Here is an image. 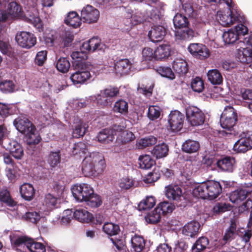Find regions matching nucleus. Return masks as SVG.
Returning a JSON list of instances; mask_svg holds the SVG:
<instances>
[{
  "label": "nucleus",
  "mask_w": 252,
  "mask_h": 252,
  "mask_svg": "<svg viewBox=\"0 0 252 252\" xmlns=\"http://www.w3.org/2000/svg\"><path fill=\"white\" fill-rule=\"evenodd\" d=\"M131 64L128 59H125L118 61L114 66L115 73L120 75L128 73L131 69Z\"/></svg>",
  "instance_id": "nucleus-22"
},
{
  "label": "nucleus",
  "mask_w": 252,
  "mask_h": 252,
  "mask_svg": "<svg viewBox=\"0 0 252 252\" xmlns=\"http://www.w3.org/2000/svg\"><path fill=\"white\" fill-rule=\"evenodd\" d=\"M156 204L155 199L153 196H148L138 204L139 210H145L152 208Z\"/></svg>",
  "instance_id": "nucleus-51"
},
{
  "label": "nucleus",
  "mask_w": 252,
  "mask_h": 252,
  "mask_svg": "<svg viewBox=\"0 0 252 252\" xmlns=\"http://www.w3.org/2000/svg\"><path fill=\"white\" fill-rule=\"evenodd\" d=\"M200 227V225L198 222L191 221L183 227L182 233L186 236L193 237L197 235Z\"/></svg>",
  "instance_id": "nucleus-21"
},
{
  "label": "nucleus",
  "mask_w": 252,
  "mask_h": 252,
  "mask_svg": "<svg viewBox=\"0 0 252 252\" xmlns=\"http://www.w3.org/2000/svg\"><path fill=\"white\" fill-rule=\"evenodd\" d=\"M168 147L165 143L155 146L151 151L152 154L157 158L165 157L168 152Z\"/></svg>",
  "instance_id": "nucleus-34"
},
{
  "label": "nucleus",
  "mask_w": 252,
  "mask_h": 252,
  "mask_svg": "<svg viewBox=\"0 0 252 252\" xmlns=\"http://www.w3.org/2000/svg\"><path fill=\"white\" fill-rule=\"evenodd\" d=\"M94 192L90 185L81 183L74 185L72 188L73 197L78 201L83 202Z\"/></svg>",
  "instance_id": "nucleus-5"
},
{
  "label": "nucleus",
  "mask_w": 252,
  "mask_h": 252,
  "mask_svg": "<svg viewBox=\"0 0 252 252\" xmlns=\"http://www.w3.org/2000/svg\"><path fill=\"white\" fill-rule=\"evenodd\" d=\"M14 244L16 246L24 245L31 252H45V246L41 243L34 242L27 237H21L16 239Z\"/></svg>",
  "instance_id": "nucleus-8"
},
{
  "label": "nucleus",
  "mask_w": 252,
  "mask_h": 252,
  "mask_svg": "<svg viewBox=\"0 0 252 252\" xmlns=\"http://www.w3.org/2000/svg\"><path fill=\"white\" fill-rule=\"evenodd\" d=\"M127 18H131L132 25H137L143 22L146 20V16L140 11H132L130 9L126 8V10Z\"/></svg>",
  "instance_id": "nucleus-27"
},
{
  "label": "nucleus",
  "mask_w": 252,
  "mask_h": 252,
  "mask_svg": "<svg viewBox=\"0 0 252 252\" xmlns=\"http://www.w3.org/2000/svg\"><path fill=\"white\" fill-rule=\"evenodd\" d=\"M133 180L127 177L120 179L118 182V186L122 190H126L133 186Z\"/></svg>",
  "instance_id": "nucleus-55"
},
{
  "label": "nucleus",
  "mask_w": 252,
  "mask_h": 252,
  "mask_svg": "<svg viewBox=\"0 0 252 252\" xmlns=\"http://www.w3.org/2000/svg\"><path fill=\"white\" fill-rule=\"evenodd\" d=\"M84 201L86 203V205L93 208L99 207L102 202L100 197L94 193V192Z\"/></svg>",
  "instance_id": "nucleus-44"
},
{
  "label": "nucleus",
  "mask_w": 252,
  "mask_h": 252,
  "mask_svg": "<svg viewBox=\"0 0 252 252\" xmlns=\"http://www.w3.org/2000/svg\"><path fill=\"white\" fill-rule=\"evenodd\" d=\"M207 77L208 80L214 85H220L223 81L220 72L217 69H213L208 71Z\"/></svg>",
  "instance_id": "nucleus-33"
},
{
  "label": "nucleus",
  "mask_w": 252,
  "mask_h": 252,
  "mask_svg": "<svg viewBox=\"0 0 252 252\" xmlns=\"http://www.w3.org/2000/svg\"><path fill=\"white\" fill-rule=\"evenodd\" d=\"M4 144V147L9 151L14 158L19 159L23 156V149L21 145L17 142L11 141L7 144L5 142Z\"/></svg>",
  "instance_id": "nucleus-18"
},
{
  "label": "nucleus",
  "mask_w": 252,
  "mask_h": 252,
  "mask_svg": "<svg viewBox=\"0 0 252 252\" xmlns=\"http://www.w3.org/2000/svg\"><path fill=\"white\" fill-rule=\"evenodd\" d=\"M186 115L188 121L193 126H199L203 124L205 115L197 107L191 106L186 109Z\"/></svg>",
  "instance_id": "nucleus-7"
},
{
  "label": "nucleus",
  "mask_w": 252,
  "mask_h": 252,
  "mask_svg": "<svg viewBox=\"0 0 252 252\" xmlns=\"http://www.w3.org/2000/svg\"><path fill=\"white\" fill-rule=\"evenodd\" d=\"M160 217V213L159 211L157 210V208H156L145 217V219L149 223H156L159 221Z\"/></svg>",
  "instance_id": "nucleus-56"
},
{
  "label": "nucleus",
  "mask_w": 252,
  "mask_h": 252,
  "mask_svg": "<svg viewBox=\"0 0 252 252\" xmlns=\"http://www.w3.org/2000/svg\"><path fill=\"white\" fill-rule=\"evenodd\" d=\"M15 40L18 45L23 48L29 49L36 43V37L29 32H18L15 36Z\"/></svg>",
  "instance_id": "nucleus-10"
},
{
  "label": "nucleus",
  "mask_w": 252,
  "mask_h": 252,
  "mask_svg": "<svg viewBox=\"0 0 252 252\" xmlns=\"http://www.w3.org/2000/svg\"><path fill=\"white\" fill-rule=\"evenodd\" d=\"M57 202V197L52 194L48 193L45 196L43 205L47 211H50L56 208Z\"/></svg>",
  "instance_id": "nucleus-43"
},
{
  "label": "nucleus",
  "mask_w": 252,
  "mask_h": 252,
  "mask_svg": "<svg viewBox=\"0 0 252 252\" xmlns=\"http://www.w3.org/2000/svg\"><path fill=\"white\" fill-rule=\"evenodd\" d=\"M6 11L10 19L12 20L21 15L22 10L17 2H11L8 5Z\"/></svg>",
  "instance_id": "nucleus-35"
},
{
  "label": "nucleus",
  "mask_w": 252,
  "mask_h": 252,
  "mask_svg": "<svg viewBox=\"0 0 252 252\" xmlns=\"http://www.w3.org/2000/svg\"><path fill=\"white\" fill-rule=\"evenodd\" d=\"M165 34V30L161 26H154L148 33V36L153 42H158L162 40Z\"/></svg>",
  "instance_id": "nucleus-23"
},
{
  "label": "nucleus",
  "mask_w": 252,
  "mask_h": 252,
  "mask_svg": "<svg viewBox=\"0 0 252 252\" xmlns=\"http://www.w3.org/2000/svg\"><path fill=\"white\" fill-rule=\"evenodd\" d=\"M207 183H203L195 186L192 190L193 195L202 199H208Z\"/></svg>",
  "instance_id": "nucleus-36"
},
{
  "label": "nucleus",
  "mask_w": 252,
  "mask_h": 252,
  "mask_svg": "<svg viewBox=\"0 0 252 252\" xmlns=\"http://www.w3.org/2000/svg\"><path fill=\"white\" fill-rule=\"evenodd\" d=\"M125 126L115 125L112 129H105L98 133V140L100 142L108 143L114 139V135H116L117 131H121L124 129Z\"/></svg>",
  "instance_id": "nucleus-12"
},
{
  "label": "nucleus",
  "mask_w": 252,
  "mask_h": 252,
  "mask_svg": "<svg viewBox=\"0 0 252 252\" xmlns=\"http://www.w3.org/2000/svg\"><path fill=\"white\" fill-rule=\"evenodd\" d=\"M172 68L175 72L180 75H185L188 71V63L182 58H176L173 61Z\"/></svg>",
  "instance_id": "nucleus-25"
},
{
  "label": "nucleus",
  "mask_w": 252,
  "mask_h": 252,
  "mask_svg": "<svg viewBox=\"0 0 252 252\" xmlns=\"http://www.w3.org/2000/svg\"><path fill=\"white\" fill-rule=\"evenodd\" d=\"M131 243L135 252H141L145 248V241L140 236L135 235L132 237L131 239Z\"/></svg>",
  "instance_id": "nucleus-37"
},
{
  "label": "nucleus",
  "mask_w": 252,
  "mask_h": 252,
  "mask_svg": "<svg viewBox=\"0 0 252 252\" xmlns=\"http://www.w3.org/2000/svg\"><path fill=\"white\" fill-rule=\"evenodd\" d=\"M208 199L212 200L216 198L221 193L222 189L219 182L210 181L207 182Z\"/></svg>",
  "instance_id": "nucleus-20"
},
{
  "label": "nucleus",
  "mask_w": 252,
  "mask_h": 252,
  "mask_svg": "<svg viewBox=\"0 0 252 252\" xmlns=\"http://www.w3.org/2000/svg\"><path fill=\"white\" fill-rule=\"evenodd\" d=\"M104 232L108 235H116L120 230L119 225L112 222H105L103 226Z\"/></svg>",
  "instance_id": "nucleus-50"
},
{
  "label": "nucleus",
  "mask_w": 252,
  "mask_h": 252,
  "mask_svg": "<svg viewBox=\"0 0 252 252\" xmlns=\"http://www.w3.org/2000/svg\"><path fill=\"white\" fill-rule=\"evenodd\" d=\"M156 208L157 210L159 211L161 214H166L172 212L175 209V206L171 203L163 202L159 203Z\"/></svg>",
  "instance_id": "nucleus-53"
},
{
  "label": "nucleus",
  "mask_w": 252,
  "mask_h": 252,
  "mask_svg": "<svg viewBox=\"0 0 252 252\" xmlns=\"http://www.w3.org/2000/svg\"><path fill=\"white\" fill-rule=\"evenodd\" d=\"M209 241L204 237L199 238L193 245L192 251L193 252H200L204 250L208 245Z\"/></svg>",
  "instance_id": "nucleus-47"
},
{
  "label": "nucleus",
  "mask_w": 252,
  "mask_h": 252,
  "mask_svg": "<svg viewBox=\"0 0 252 252\" xmlns=\"http://www.w3.org/2000/svg\"><path fill=\"white\" fill-rule=\"evenodd\" d=\"M74 218L81 222H90L93 221V215L84 208H78L74 212Z\"/></svg>",
  "instance_id": "nucleus-24"
},
{
  "label": "nucleus",
  "mask_w": 252,
  "mask_h": 252,
  "mask_svg": "<svg viewBox=\"0 0 252 252\" xmlns=\"http://www.w3.org/2000/svg\"><path fill=\"white\" fill-rule=\"evenodd\" d=\"M237 121V115L235 109L231 106L226 107L220 119V124L224 129L229 130L233 128Z\"/></svg>",
  "instance_id": "nucleus-3"
},
{
  "label": "nucleus",
  "mask_w": 252,
  "mask_h": 252,
  "mask_svg": "<svg viewBox=\"0 0 252 252\" xmlns=\"http://www.w3.org/2000/svg\"><path fill=\"white\" fill-rule=\"evenodd\" d=\"M81 18L75 11H70L64 19V23L69 26L76 28L80 26Z\"/></svg>",
  "instance_id": "nucleus-30"
},
{
  "label": "nucleus",
  "mask_w": 252,
  "mask_h": 252,
  "mask_svg": "<svg viewBox=\"0 0 252 252\" xmlns=\"http://www.w3.org/2000/svg\"><path fill=\"white\" fill-rule=\"evenodd\" d=\"M119 93V90L117 87H109L101 91V94L107 97H113L116 96Z\"/></svg>",
  "instance_id": "nucleus-62"
},
{
  "label": "nucleus",
  "mask_w": 252,
  "mask_h": 252,
  "mask_svg": "<svg viewBox=\"0 0 252 252\" xmlns=\"http://www.w3.org/2000/svg\"><path fill=\"white\" fill-rule=\"evenodd\" d=\"M128 103L126 101L123 99H119L115 102L113 107V110L115 112L126 115L128 112Z\"/></svg>",
  "instance_id": "nucleus-45"
},
{
  "label": "nucleus",
  "mask_w": 252,
  "mask_h": 252,
  "mask_svg": "<svg viewBox=\"0 0 252 252\" xmlns=\"http://www.w3.org/2000/svg\"><path fill=\"white\" fill-rule=\"evenodd\" d=\"M248 32L247 27L243 24H240L234 28L224 32L222 35V38L225 44H233L238 39L239 36L245 35Z\"/></svg>",
  "instance_id": "nucleus-4"
},
{
  "label": "nucleus",
  "mask_w": 252,
  "mask_h": 252,
  "mask_svg": "<svg viewBox=\"0 0 252 252\" xmlns=\"http://www.w3.org/2000/svg\"><path fill=\"white\" fill-rule=\"evenodd\" d=\"M47 52L46 51L38 52L35 58V63L39 66L42 65L47 59Z\"/></svg>",
  "instance_id": "nucleus-63"
},
{
  "label": "nucleus",
  "mask_w": 252,
  "mask_h": 252,
  "mask_svg": "<svg viewBox=\"0 0 252 252\" xmlns=\"http://www.w3.org/2000/svg\"><path fill=\"white\" fill-rule=\"evenodd\" d=\"M81 17L88 23H95L99 17V12L92 5H87L81 10Z\"/></svg>",
  "instance_id": "nucleus-14"
},
{
  "label": "nucleus",
  "mask_w": 252,
  "mask_h": 252,
  "mask_svg": "<svg viewBox=\"0 0 252 252\" xmlns=\"http://www.w3.org/2000/svg\"><path fill=\"white\" fill-rule=\"evenodd\" d=\"M87 52L83 51L82 49V45L80 48V51H75L73 52L71 54V58L74 60V66L77 63H86V60L88 58Z\"/></svg>",
  "instance_id": "nucleus-41"
},
{
  "label": "nucleus",
  "mask_w": 252,
  "mask_h": 252,
  "mask_svg": "<svg viewBox=\"0 0 252 252\" xmlns=\"http://www.w3.org/2000/svg\"><path fill=\"white\" fill-rule=\"evenodd\" d=\"M26 141L29 145H36L41 141L39 134L36 132L35 127L25 134Z\"/></svg>",
  "instance_id": "nucleus-42"
},
{
  "label": "nucleus",
  "mask_w": 252,
  "mask_h": 252,
  "mask_svg": "<svg viewBox=\"0 0 252 252\" xmlns=\"http://www.w3.org/2000/svg\"><path fill=\"white\" fill-rule=\"evenodd\" d=\"M157 141V139L156 137L150 136L140 139L137 143V146L139 149H143L154 145Z\"/></svg>",
  "instance_id": "nucleus-48"
},
{
  "label": "nucleus",
  "mask_w": 252,
  "mask_h": 252,
  "mask_svg": "<svg viewBox=\"0 0 252 252\" xmlns=\"http://www.w3.org/2000/svg\"><path fill=\"white\" fill-rule=\"evenodd\" d=\"M105 167V161L101 154L93 152L87 155L82 161V171L86 177H95L101 174Z\"/></svg>",
  "instance_id": "nucleus-1"
},
{
  "label": "nucleus",
  "mask_w": 252,
  "mask_h": 252,
  "mask_svg": "<svg viewBox=\"0 0 252 252\" xmlns=\"http://www.w3.org/2000/svg\"><path fill=\"white\" fill-rule=\"evenodd\" d=\"M0 201L10 206L14 205V202L10 197L9 191L5 189L0 191Z\"/></svg>",
  "instance_id": "nucleus-57"
},
{
  "label": "nucleus",
  "mask_w": 252,
  "mask_h": 252,
  "mask_svg": "<svg viewBox=\"0 0 252 252\" xmlns=\"http://www.w3.org/2000/svg\"><path fill=\"white\" fill-rule=\"evenodd\" d=\"M106 48L104 44L101 42L98 37H93L82 44V49L87 52H94L96 50H104Z\"/></svg>",
  "instance_id": "nucleus-16"
},
{
  "label": "nucleus",
  "mask_w": 252,
  "mask_h": 252,
  "mask_svg": "<svg viewBox=\"0 0 252 252\" xmlns=\"http://www.w3.org/2000/svg\"><path fill=\"white\" fill-rule=\"evenodd\" d=\"M70 66V63L65 58H60L56 63L57 69L62 73L67 72Z\"/></svg>",
  "instance_id": "nucleus-52"
},
{
  "label": "nucleus",
  "mask_w": 252,
  "mask_h": 252,
  "mask_svg": "<svg viewBox=\"0 0 252 252\" xmlns=\"http://www.w3.org/2000/svg\"><path fill=\"white\" fill-rule=\"evenodd\" d=\"M165 195L169 199L178 201L183 195L182 190L178 185H169L165 187Z\"/></svg>",
  "instance_id": "nucleus-19"
},
{
  "label": "nucleus",
  "mask_w": 252,
  "mask_h": 252,
  "mask_svg": "<svg viewBox=\"0 0 252 252\" xmlns=\"http://www.w3.org/2000/svg\"><path fill=\"white\" fill-rule=\"evenodd\" d=\"M157 72L161 76L173 80L175 78L174 73L170 67L165 66H159L157 69Z\"/></svg>",
  "instance_id": "nucleus-54"
},
{
  "label": "nucleus",
  "mask_w": 252,
  "mask_h": 252,
  "mask_svg": "<svg viewBox=\"0 0 252 252\" xmlns=\"http://www.w3.org/2000/svg\"><path fill=\"white\" fill-rule=\"evenodd\" d=\"M189 52L195 58L204 60L210 56V51L206 46L199 43L190 44L188 48Z\"/></svg>",
  "instance_id": "nucleus-13"
},
{
  "label": "nucleus",
  "mask_w": 252,
  "mask_h": 252,
  "mask_svg": "<svg viewBox=\"0 0 252 252\" xmlns=\"http://www.w3.org/2000/svg\"><path fill=\"white\" fill-rule=\"evenodd\" d=\"M248 194V192L246 189H238L230 193L229 200L231 202L238 204L247 198Z\"/></svg>",
  "instance_id": "nucleus-26"
},
{
  "label": "nucleus",
  "mask_w": 252,
  "mask_h": 252,
  "mask_svg": "<svg viewBox=\"0 0 252 252\" xmlns=\"http://www.w3.org/2000/svg\"><path fill=\"white\" fill-rule=\"evenodd\" d=\"M234 163V158L230 157H225L219 160L217 162V165L221 170L232 171Z\"/></svg>",
  "instance_id": "nucleus-29"
},
{
  "label": "nucleus",
  "mask_w": 252,
  "mask_h": 252,
  "mask_svg": "<svg viewBox=\"0 0 252 252\" xmlns=\"http://www.w3.org/2000/svg\"><path fill=\"white\" fill-rule=\"evenodd\" d=\"M174 25L179 29L186 28L189 24L187 18L181 14H176L173 19Z\"/></svg>",
  "instance_id": "nucleus-46"
},
{
  "label": "nucleus",
  "mask_w": 252,
  "mask_h": 252,
  "mask_svg": "<svg viewBox=\"0 0 252 252\" xmlns=\"http://www.w3.org/2000/svg\"><path fill=\"white\" fill-rule=\"evenodd\" d=\"M240 44H246L247 47H240L238 49V58L242 63H249L252 62V37L245 38Z\"/></svg>",
  "instance_id": "nucleus-6"
},
{
  "label": "nucleus",
  "mask_w": 252,
  "mask_h": 252,
  "mask_svg": "<svg viewBox=\"0 0 252 252\" xmlns=\"http://www.w3.org/2000/svg\"><path fill=\"white\" fill-rule=\"evenodd\" d=\"M185 28L184 30L180 29L176 32L175 36L177 39L189 40L194 36V32L192 30L187 27Z\"/></svg>",
  "instance_id": "nucleus-40"
},
{
  "label": "nucleus",
  "mask_w": 252,
  "mask_h": 252,
  "mask_svg": "<svg viewBox=\"0 0 252 252\" xmlns=\"http://www.w3.org/2000/svg\"><path fill=\"white\" fill-rule=\"evenodd\" d=\"M90 98L92 101L96 100L97 103L102 106H107L110 103L108 97L101 94V91L96 96H91Z\"/></svg>",
  "instance_id": "nucleus-60"
},
{
  "label": "nucleus",
  "mask_w": 252,
  "mask_h": 252,
  "mask_svg": "<svg viewBox=\"0 0 252 252\" xmlns=\"http://www.w3.org/2000/svg\"><path fill=\"white\" fill-rule=\"evenodd\" d=\"M199 148V143L194 140H186L182 145V150L188 153H193L198 151Z\"/></svg>",
  "instance_id": "nucleus-39"
},
{
  "label": "nucleus",
  "mask_w": 252,
  "mask_h": 252,
  "mask_svg": "<svg viewBox=\"0 0 252 252\" xmlns=\"http://www.w3.org/2000/svg\"><path fill=\"white\" fill-rule=\"evenodd\" d=\"M25 17L34 27L40 28L41 26V20L35 8H32L31 11H28L25 14Z\"/></svg>",
  "instance_id": "nucleus-32"
},
{
  "label": "nucleus",
  "mask_w": 252,
  "mask_h": 252,
  "mask_svg": "<svg viewBox=\"0 0 252 252\" xmlns=\"http://www.w3.org/2000/svg\"><path fill=\"white\" fill-rule=\"evenodd\" d=\"M74 67L75 71L70 76L74 85L82 84L90 78L91 74L87 63H77Z\"/></svg>",
  "instance_id": "nucleus-2"
},
{
  "label": "nucleus",
  "mask_w": 252,
  "mask_h": 252,
  "mask_svg": "<svg viewBox=\"0 0 252 252\" xmlns=\"http://www.w3.org/2000/svg\"><path fill=\"white\" fill-rule=\"evenodd\" d=\"M40 215L36 212H28L26 213L23 218L26 220L32 223H36L40 219Z\"/></svg>",
  "instance_id": "nucleus-61"
},
{
  "label": "nucleus",
  "mask_w": 252,
  "mask_h": 252,
  "mask_svg": "<svg viewBox=\"0 0 252 252\" xmlns=\"http://www.w3.org/2000/svg\"><path fill=\"white\" fill-rule=\"evenodd\" d=\"M241 138L233 145V150L237 153H245L252 148V139L249 132H243Z\"/></svg>",
  "instance_id": "nucleus-9"
},
{
  "label": "nucleus",
  "mask_w": 252,
  "mask_h": 252,
  "mask_svg": "<svg viewBox=\"0 0 252 252\" xmlns=\"http://www.w3.org/2000/svg\"><path fill=\"white\" fill-rule=\"evenodd\" d=\"M13 124L16 129L25 135L35 127L31 122L25 118H18L14 121Z\"/></svg>",
  "instance_id": "nucleus-17"
},
{
  "label": "nucleus",
  "mask_w": 252,
  "mask_h": 252,
  "mask_svg": "<svg viewBox=\"0 0 252 252\" xmlns=\"http://www.w3.org/2000/svg\"><path fill=\"white\" fill-rule=\"evenodd\" d=\"M242 96L245 100H247L248 107L252 112V90H246L242 93Z\"/></svg>",
  "instance_id": "nucleus-64"
},
{
  "label": "nucleus",
  "mask_w": 252,
  "mask_h": 252,
  "mask_svg": "<svg viewBox=\"0 0 252 252\" xmlns=\"http://www.w3.org/2000/svg\"><path fill=\"white\" fill-rule=\"evenodd\" d=\"M191 87L194 92L200 93L204 89L203 81L200 78L196 77L192 80Z\"/></svg>",
  "instance_id": "nucleus-58"
},
{
  "label": "nucleus",
  "mask_w": 252,
  "mask_h": 252,
  "mask_svg": "<svg viewBox=\"0 0 252 252\" xmlns=\"http://www.w3.org/2000/svg\"><path fill=\"white\" fill-rule=\"evenodd\" d=\"M231 7H229L227 12L219 11L216 14V19L222 26H229L233 24L237 20V17L233 14L230 8L233 7L232 3Z\"/></svg>",
  "instance_id": "nucleus-15"
},
{
  "label": "nucleus",
  "mask_w": 252,
  "mask_h": 252,
  "mask_svg": "<svg viewBox=\"0 0 252 252\" xmlns=\"http://www.w3.org/2000/svg\"><path fill=\"white\" fill-rule=\"evenodd\" d=\"M138 161L139 167L141 169H150L155 164L154 160L148 155L139 156Z\"/></svg>",
  "instance_id": "nucleus-38"
},
{
  "label": "nucleus",
  "mask_w": 252,
  "mask_h": 252,
  "mask_svg": "<svg viewBox=\"0 0 252 252\" xmlns=\"http://www.w3.org/2000/svg\"><path fill=\"white\" fill-rule=\"evenodd\" d=\"M161 109L158 105H151L148 112V117L152 121L156 120L160 117Z\"/></svg>",
  "instance_id": "nucleus-49"
},
{
  "label": "nucleus",
  "mask_w": 252,
  "mask_h": 252,
  "mask_svg": "<svg viewBox=\"0 0 252 252\" xmlns=\"http://www.w3.org/2000/svg\"><path fill=\"white\" fill-rule=\"evenodd\" d=\"M170 55V48L168 45L163 44L158 47L155 50V60H162Z\"/></svg>",
  "instance_id": "nucleus-28"
},
{
  "label": "nucleus",
  "mask_w": 252,
  "mask_h": 252,
  "mask_svg": "<svg viewBox=\"0 0 252 252\" xmlns=\"http://www.w3.org/2000/svg\"><path fill=\"white\" fill-rule=\"evenodd\" d=\"M184 116L178 111H172L168 118V122L172 131H178L183 126Z\"/></svg>",
  "instance_id": "nucleus-11"
},
{
  "label": "nucleus",
  "mask_w": 252,
  "mask_h": 252,
  "mask_svg": "<svg viewBox=\"0 0 252 252\" xmlns=\"http://www.w3.org/2000/svg\"><path fill=\"white\" fill-rule=\"evenodd\" d=\"M86 131L85 125L80 123L75 126L72 132V136L75 138H79L85 134Z\"/></svg>",
  "instance_id": "nucleus-59"
},
{
  "label": "nucleus",
  "mask_w": 252,
  "mask_h": 252,
  "mask_svg": "<svg viewBox=\"0 0 252 252\" xmlns=\"http://www.w3.org/2000/svg\"><path fill=\"white\" fill-rule=\"evenodd\" d=\"M20 192L21 196L27 200H31L34 195V189L30 184L25 183L20 187Z\"/></svg>",
  "instance_id": "nucleus-31"
}]
</instances>
